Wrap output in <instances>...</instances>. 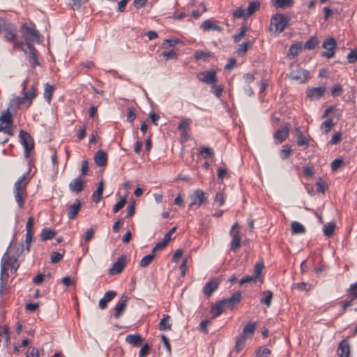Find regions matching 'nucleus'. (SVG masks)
Listing matches in <instances>:
<instances>
[{"instance_id":"1","label":"nucleus","mask_w":357,"mask_h":357,"mask_svg":"<svg viewBox=\"0 0 357 357\" xmlns=\"http://www.w3.org/2000/svg\"><path fill=\"white\" fill-rule=\"evenodd\" d=\"M20 256V248L16 245H10L3 254L1 260V267L7 271L10 268L12 273H15L20 265L18 258Z\"/></svg>"},{"instance_id":"2","label":"nucleus","mask_w":357,"mask_h":357,"mask_svg":"<svg viewBox=\"0 0 357 357\" xmlns=\"http://www.w3.org/2000/svg\"><path fill=\"white\" fill-rule=\"evenodd\" d=\"M29 82L28 78H26L22 82V97H16L13 98L10 102V106H15L18 107H26L28 108L32 104L33 100L36 97V88L32 85L29 91H26V84Z\"/></svg>"},{"instance_id":"3","label":"nucleus","mask_w":357,"mask_h":357,"mask_svg":"<svg viewBox=\"0 0 357 357\" xmlns=\"http://www.w3.org/2000/svg\"><path fill=\"white\" fill-rule=\"evenodd\" d=\"M29 173L23 174L14 185L13 194L15 202L20 208H24L25 199L26 197V185L28 182L26 176Z\"/></svg>"},{"instance_id":"4","label":"nucleus","mask_w":357,"mask_h":357,"mask_svg":"<svg viewBox=\"0 0 357 357\" xmlns=\"http://www.w3.org/2000/svg\"><path fill=\"white\" fill-rule=\"evenodd\" d=\"M5 38L8 42L13 43L14 47L20 48L23 46L24 42L17 39V30L15 26L10 23L6 19L4 20V25L2 26Z\"/></svg>"},{"instance_id":"5","label":"nucleus","mask_w":357,"mask_h":357,"mask_svg":"<svg viewBox=\"0 0 357 357\" xmlns=\"http://www.w3.org/2000/svg\"><path fill=\"white\" fill-rule=\"evenodd\" d=\"M289 20V17L277 13L273 15L271 19L269 30L273 31L275 35H278L284 30Z\"/></svg>"},{"instance_id":"6","label":"nucleus","mask_w":357,"mask_h":357,"mask_svg":"<svg viewBox=\"0 0 357 357\" xmlns=\"http://www.w3.org/2000/svg\"><path fill=\"white\" fill-rule=\"evenodd\" d=\"M12 114L9 112V109H8L7 111L2 114V115L0 117V132H3L4 133L10 136H12Z\"/></svg>"},{"instance_id":"7","label":"nucleus","mask_w":357,"mask_h":357,"mask_svg":"<svg viewBox=\"0 0 357 357\" xmlns=\"http://www.w3.org/2000/svg\"><path fill=\"white\" fill-rule=\"evenodd\" d=\"M20 138L22 144L24 148V155L26 158H28L29 157L30 151L33 149V139L27 132L23 130L20 132Z\"/></svg>"},{"instance_id":"8","label":"nucleus","mask_w":357,"mask_h":357,"mask_svg":"<svg viewBox=\"0 0 357 357\" xmlns=\"http://www.w3.org/2000/svg\"><path fill=\"white\" fill-rule=\"evenodd\" d=\"M189 198L191 201L189 207L191 208L194 206H196V208H199L207 199L205 192L202 190H195Z\"/></svg>"},{"instance_id":"9","label":"nucleus","mask_w":357,"mask_h":357,"mask_svg":"<svg viewBox=\"0 0 357 357\" xmlns=\"http://www.w3.org/2000/svg\"><path fill=\"white\" fill-rule=\"evenodd\" d=\"M20 31L23 34L24 40H26V38H29L30 43L33 40H40L39 33L33 26H29L26 24H23L20 27Z\"/></svg>"},{"instance_id":"10","label":"nucleus","mask_w":357,"mask_h":357,"mask_svg":"<svg viewBox=\"0 0 357 357\" xmlns=\"http://www.w3.org/2000/svg\"><path fill=\"white\" fill-rule=\"evenodd\" d=\"M288 77L291 80H294L301 84L306 82L310 77L309 72L307 70L303 68H297L292 70L288 75Z\"/></svg>"},{"instance_id":"11","label":"nucleus","mask_w":357,"mask_h":357,"mask_svg":"<svg viewBox=\"0 0 357 357\" xmlns=\"http://www.w3.org/2000/svg\"><path fill=\"white\" fill-rule=\"evenodd\" d=\"M336 45L337 43L335 38H328L326 39L322 44V47L326 49V51H324L321 53V56L326 57L328 59L332 58L334 56V51Z\"/></svg>"},{"instance_id":"12","label":"nucleus","mask_w":357,"mask_h":357,"mask_svg":"<svg viewBox=\"0 0 357 357\" xmlns=\"http://www.w3.org/2000/svg\"><path fill=\"white\" fill-rule=\"evenodd\" d=\"M26 44L27 45V48H28V51L26 52V54H27L28 61L30 63V66L32 68H34L36 66H39L40 63L38 61V56H37V51L33 47V46L31 45V43H29V38H26Z\"/></svg>"},{"instance_id":"13","label":"nucleus","mask_w":357,"mask_h":357,"mask_svg":"<svg viewBox=\"0 0 357 357\" xmlns=\"http://www.w3.org/2000/svg\"><path fill=\"white\" fill-rule=\"evenodd\" d=\"M290 125L285 123L280 129L277 130L273 135L275 144H280L282 143L289 136Z\"/></svg>"},{"instance_id":"14","label":"nucleus","mask_w":357,"mask_h":357,"mask_svg":"<svg viewBox=\"0 0 357 357\" xmlns=\"http://www.w3.org/2000/svg\"><path fill=\"white\" fill-rule=\"evenodd\" d=\"M222 301L224 303L225 307L232 310L241 302V294L239 291H236L234 293L230 298L222 299Z\"/></svg>"},{"instance_id":"15","label":"nucleus","mask_w":357,"mask_h":357,"mask_svg":"<svg viewBox=\"0 0 357 357\" xmlns=\"http://www.w3.org/2000/svg\"><path fill=\"white\" fill-rule=\"evenodd\" d=\"M126 256L121 255L118 258L117 261L114 263L113 266L109 271V273L110 275H116L121 273L126 266Z\"/></svg>"},{"instance_id":"16","label":"nucleus","mask_w":357,"mask_h":357,"mask_svg":"<svg viewBox=\"0 0 357 357\" xmlns=\"http://www.w3.org/2000/svg\"><path fill=\"white\" fill-rule=\"evenodd\" d=\"M128 296L122 295L114 307V316L116 319L119 318L124 312L128 302Z\"/></svg>"},{"instance_id":"17","label":"nucleus","mask_w":357,"mask_h":357,"mask_svg":"<svg viewBox=\"0 0 357 357\" xmlns=\"http://www.w3.org/2000/svg\"><path fill=\"white\" fill-rule=\"evenodd\" d=\"M197 77L201 82L206 84H214L217 81L216 73L214 70L202 72Z\"/></svg>"},{"instance_id":"18","label":"nucleus","mask_w":357,"mask_h":357,"mask_svg":"<svg viewBox=\"0 0 357 357\" xmlns=\"http://www.w3.org/2000/svg\"><path fill=\"white\" fill-rule=\"evenodd\" d=\"M326 88L324 86L314 87L307 89L306 95L311 100H318L324 94Z\"/></svg>"},{"instance_id":"19","label":"nucleus","mask_w":357,"mask_h":357,"mask_svg":"<svg viewBox=\"0 0 357 357\" xmlns=\"http://www.w3.org/2000/svg\"><path fill=\"white\" fill-rule=\"evenodd\" d=\"M200 28L204 31H215L218 32H222V28L212 20H206L204 21L202 23Z\"/></svg>"},{"instance_id":"20","label":"nucleus","mask_w":357,"mask_h":357,"mask_svg":"<svg viewBox=\"0 0 357 357\" xmlns=\"http://www.w3.org/2000/svg\"><path fill=\"white\" fill-rule=\"evenodd\" d=\"M339 357H349L350 354V346L347 340H343L338 346L337 350Z\"/></svg>"},{"instance_id":"21","label":"nucleus","mask_w":357,"mask_h":357,"mask_svg":"<svg viewBox=\"0 0 357 357\" xmlns=\"http://www.w3.org/2000/svg\"><path fill=\"white\" fill-rule=\"evenodd\" d=\"M84 186V183L81 177H77L73 179L69 183V188L72 192L79 193L82 191Z\"/></svg>"},{"instance_id":"22","label":"nucleus","mask_w":357,"mask_h":357,"mask_svg":"<svg viewBox=\"0 0 357 357\" xmlns=\"http://www.w3.org/2000/svg\"><path fill=\"white\" fill-rule=\"evenodd\" d=\"M116 295L114 291H107L103 297L99 301L98 306L101 310L106 308L107 303L111 301Z\"/></svg>"},{"instance_id":"23","label":"nucleus","mask_w":357,"mask_h":357,"mask_svg":"<svg viewBox=\"0 0 357 357\" xmlns=\"http://www.w3.org/2000/svg\"><path fill=\"white\" fill-rule=\"evenodd\" d=\"M219 282L214 279L206 283L203 291L206 296H210L218 287Z\"/></svg>"},{"instance_id":"24","label":"nucleus","mask_w":357,"mask_h":357,"mask_svg":"<svg viewBox=\"0 0 357 357\" xmlns=\"http://www.w3.org/2000/svg\"><path fill=\"white\" fill-rule=\"evenodd\" d=\"M107 160V154L102 150L98 151L94 155V161L98 167H103Z\"/></svg>"},{"instance_id":"25","label":"nucleus","mask_w":357,"mask_h":357,"mask_svg":"<svg viewBox=\"0 0 357 357\" xmlns=\"http://www.w3.org/2000/svg\"><path fill=\"white\" fill-rule=\"evenodd\" d=\"M225 307V306L222 300L214 304H212L211 307V314H212L213 317L215 318L220 316L223 312Z\"/></svg>"},{"instance_id":"26","label":"nucleus","mask_w":357,"mask_h":357,"mask_svg":"<svg viewBox=\"0 0 357 357\" xmlns=\"http://www.w3.org/2000/svg\"><path fill=\"white\" fill-rule=\"evenodd\" d=\"M8 271L3 267H1V273H0V295H2L4 292V290L7 286V282L8 280Z\"/></svg>"},{"instance_id":"27","label":"nucleus","mask_w":357,"mask_h":357,"mask_svg":"<svg viewBox=\"0 0 357 357\" xmlns=\"http://www.w3.org/2000/svg\"><path fill=\"white\" fill-rule=\"evenodd\" d=\"M80 208H81V202L79 201V199H77L75 200V203L73 204V205L70 206L68 209L67 214H68V218L74 219L77 216L79 211L80 210Z\"/></svg>"},{"instance_id":"28","label":"nucleus","mask_w":357,"mask_h":357,"mask_svg":"<svg viewBox=\"0 0 357 357\" xmlns=\"http://www.w3.org/2000/svg\"><path fill=\"white\" fill-rule=\"evenodd\" d=\"M126 342L135 347L140 346L142 337L139 334H130L126 337Z\"/></svg>"},{"instance_id":"29","label":"nucleus","mask_w":357,"mask_h":357,"mask_svg":"<svg viewBox=\"0 0 357 357\" xmlns=\"http://www.w3.org/2000/svg\"><path fill=\"white\" fill-rule=\"evenodd\" d=\"M229 235L232 238L231 242V250L235 252L241 246V237L240 233H235Z\"/></svg>"},{"instance_id":"30","label":"nucleus","mask_w":357,"mask_h":357,"mask_svg":"<svg viewBox=\"0 0 357 357\" xmlns=\"http://www.w3.org/2000/svg\"><path fill=\"white\" fill-rule=\"evenodd\" d=\"M104 189L103 181H101L97 187L96 190L93 194V201L95 203H98L102 198V192Z\"/></svg>"},{"instance_id":"31","label":"nucleus","mask_w":357,"mask_h":357,"mask_svg":"<svg viewBox=\"0 0 357 357\" xmlns=\"http://www.w3.org/2000/svg\"><path fill=\"white\" fill-rule=\"evenodd\" d=\"M56 233L54 230L49 228H43L40 234L41 241H45L49 239L53 238L56 236Z\"/></svg>"},{"instance_id":"32","label":"nucleus","mask_w":357,"mask_h":357,"mask_svg":"<svg viewBox=\"0 0 357 357\" xmlns=\"http://www.w3.org/2000/svg\"><path fill=\"white\" fill-rule=\"evenodd\" d=\"M255 323L250 322L244 326L243 333L241 335H244L245 337H247L248 338L251 337L255 333Z\"/></svg>"},{"instance_id":"33","label":"nucleus","mask_w":357,"mask_h":357,"mask_svg":"<svg viewBox=\"0 0 357 357\" xmlns=\"http://www.w3.org/2000/svg\"><path fill=\"white\" fill-rule=\"evenodd\" d=\"M273 298V293L271 291H264L261 294L260 303L270 307Z\"/></svg>"},{"instance_id":"34","label":"nucleus","mask_w":357,"mask_h":357,"mask_svg":"<svg viewBox=\"0 0 357 357\" xmlns=\"http://www.w3.org/2000/svg\"><path fill=\"white\" fill-rule=\"evenodd\" d=\"M291 231L292 234H303L305 232V228L300 222L294 221L291 223Z\"/></svg>"},{"instance_id":"35","label":"nucleus","mask_w":357,"mask_h":357,"mask_svg":"<svg viewBox=\"0 0 357 357\" xmlns=\"http://www.w3.org/2000/svg\"><path fill=\"white\" fill-rule=\"evenodd\" d=\"M170 316L166 314L164 315L163 318L160 320L158 328L160 331L170 330L172 324L169 323Z\"/></svg>"},{"instance_id":"36","label":"nucleus","mask_w":357,"mask_h":357,"mask_svg":"<svg viewBox=\"0 0 357 357\" xmlns=\"http://www.w3.org/2000/svg\"><path fill=\"white\" fill-rule=\"evenodd\" d=\"M247 338L244 335H239L237 337L235 344V350L237 353H239L244 348Z\"/></svg>"},{"instance_id":"37","label":"nucleus","mask_w":357,"mask_h":357,"mask_svg":"<svg viewBox=\"0 0 357 357\" xmlns=\"http://www.w3.org/2000/svg\"><path fill=\"white\" fill-rule=\"evenodd\" d=\"M335 227L336 224L334 222H328L327 225H324L323 228L324 235L328 238L331 237L334 234Z\"/></svg>"},{"instance_id":"38","label":"nucleus","mask_w":357,"mask_h":357,"mask_svg":"<svg viewBox=\"0 0 357 357\" xmlns=\"http://www.w3.org/2000/svg\"><path fill=\"white\" fill-rule=\"evenodd\" d=\"M54 91V88L53 86H52L47 83L45 84V90H44V98L48 102V103H50V102H51Z\"/></svg>"},{"instance_id":"39","label":"nucleus","mask_w":357,"mask_h":357,"mask_svg":"<svg viewBox=\"0 0 357 357\" xmlns=\"http://www.w3.org/2000/svg\"><path fill=\"white\" fill-rule=\"evenodd\" d=\"M213 54L210 52L197 51L195 52L194 58L196 60L206 61L208 58L212 57Z\"/></svg>"},{"instance_id":"40","label":"nucleus","mask_w":357,"mask_h":357,"mask_svg":"<svg viewBox=\"0 0 357 357\" xmlns=\"http://www.w3.org/2000/svg\"><path fill=\"white\" fill-rule=\"evenodd\" d=\"M319 40L316 36L310 37L304 44V49L312 50L318 45Z\"/></svg>"},{"instance_id":"41","label":"nucleus","mask_w":357,"mask_h":357,"mask_svg":"<svg viewBox=\"0 0 357 357\" xmlns=\"http://www.w3.org/2000/svg\"><path fill=\"white\" fill-rule=\"evenodd\" d=\"M302 49V44L301 43H297L295 44H293L290 46L289 51H288V55H291L293 57L297 56L299 53V52Z\"/></svg>"},{"instance_id":"42","label":"nucleus","mask_w":357,"mask_h":357,"mask_svg":"<svg viewBox=\"0 0 357 357\" xmlns=\"http://www.w3.org/2000/svg\"><path fill=\"white\" fill-rule=\"evenodd\" d=\"M260 6L259 1H252L249 3L248 9L246 10V16H251Z\"/></svg>"},{"instance_id":"43","label":"nucleus","mask_w":357,"mask_h":357,"mask_svg":"<svg viewBox=\"0 0 357 357\" xmlns=\"http://www.w3.org/2000/svg\"><path fill=\"white\" fill-rule=\"evenodd\" d=\"M155 255L154 253H153V252L151 254L144 256L140 261V266L146 267L147 266H149L155 258Z\"/></svg>"},{"instance_id":"44","label":"nucleus","mask_w":357,"mask_h":357,"mask_svg":"<svg viewBox=\"0 0 357 357\" xmlns=\"http://www.w3.org/2000/svg\"><path fill=\"white\" fill-rule=\"evenodd\" d=\"M293 4L292 0H274L273 5L275 8H287Z\"/></svg>"},{"instance_id":"45","label":"nucleus","mask_w":357,"mask_h":357,"mask_svg":"<svg viewBox=\"0 0 357 357\" xmlns=\"http://www.w3.org/2000/svg\"><path fill=\"white\" fill-rule=\"evenodd\" d=\"M253 42L248 41L244 42L240 45L239 48L237 50L238 55H243L246 53L248 50L252 47Z\"/></svg>"},{"instance_id":"46","label":"nucleus","mask_w":357,"mask_h":357,"mask_svg":"<svg viewBox=\"0 0 357 357\" xmlns=\"http://www.w3.org/2000/svg\"><path fill=\"white\" fill-rule=\"evenodd\" d=\"M283 147L284 149H281L280 152V158L282 160H287L291 155L292 150L288 144L284 145Z\"/></svg>"},{"instance_id":"47","label":"nucleus","mask_w":357,"mask_h":357,"mask_svg":"<svg viewBox=\"0 0 357 357\" xmlns=\"http://www.w3.org/2000/svg\"><path fill=\"white\" fill-rule=\"evenodd\" d=\"M334 126L332 119H327L321 124V128L326 134L328 133Z\"/></svg>"},{"instance_id":"48","label":"nucleus","mask_w":357,"mask_h":357,"mask_svg":"<svg viewBox=\"0 0 357 357\" xmlns=\"http://www.w3.org/2000/svg\"><path fill=\"white\" fill-rule=\"evenodd\" d=\"M192 123V120L188 118L183 119L178 126L179 130H187L190 128V124Z\"/></svg>"},{"instance_id":"49","label":"nucleus","mask_w":357,"mask_h":357,"mask_svg":"<svg viewBox=\"0 0 357 357\" xmlns=\"http://www.w3.org/2000/svg\"><path fill=\"white\" fill-rule=\"evenodd\" d=\"M180 42L177 39H165L161 45L162 49H167L170 47H174Z\"/></svg>"},{"instance_id":"50","label":"nucleus","mask_w":357,"mask_h":357,"mask_svg":"<svg viewBox=\"0 0 357 357\" xmlns=\"http://www.w3.org/2000/svg\"><path fill=\"white\" fill-rule=\"evenodd\" d=\"M247 26H242L240 29V31L238 32V33L233 36V40L234 43H238L241 40V39L245 36Z\"/></svg>"},{"instance_id":"51","label":"nucleus","mask_w":357,"mask_h":357,"mask_svg":"<svg viewBox=\"0 0 357 357\" xmlns=\"http://www.w3.org/2000/svg\"><path fill=\"white\" fill-rule=\"evenodd\" d=\"M33 238V231H26L25 237L26 250L29 252L31 244Z\"/></svg>"},{"instance_id":"52","label":"nucleus","mask_w":357,"mask_h":357,"mask_svg":"<svg viewBox=\"0 0 357 357\" xmlns=\"http://www.w3.org/2000/svg\"><path fill=\"white\" fill-rule=\"evenodd\" d=\"M160 56H162L165 61L169 59H173L176 57V53L174 50H171L169 52H164L160 54Z\"/></svg>"},{"instance_id":"53","label":"nucleus","mask_w":357,"mask_h":357,"mask_svg":"<svg viewBox=\"0 0 357 357\" xmlns=\"http://www.w3.org/2000/svg\"><path fill=\"white\" fill-rule=\"evenodd\" d=\"M200 154L204 158H206L208 157L213 156L214 155V151L211 148L204 147L201 149Z\"/></svg>"},{"instance_id":"54","label":"nucleus","mask_w":357,"mask_h":357,"mask_svg":"<svg viewBox=\"0 0 357 357\" xmlns=\"http://www.w3.org/2000/svg\"><path fill=\"white\" fill-rule=\"evenodd\" d=\"M233 17L234 18H241V17H247L246 16V10L244 9L243 7L238 8L235 11H234Z\"/></svg>"},{"instance_id":"55","label":"nucleus","mask_w":357,"mask_h":357,"mask_svg":"<svg viewBox=\"0 0 357 357\" xmlns=\"http://www.w3.org/2000/svg\"><path fill=\"white\" fill-rule=\"evenodd\" d=\"M224 87L222 85H213L212 93L218 98L221 97Z\"/></svg>"},{"instance_id":"56","label":"nucleus","mask_w":357,"mask_h":357,"mask_svg":"<svg viewBox=\"0 0 357 357\" xmlns=\"http://www.w3.org/2000/svg\"><path fill=\"white\" fill-rule=\"evenodd\" d=\"M224 194L221 192H218L214 199V204H216L218 206H220L224 204Z\"/></svg>"},{"instance_id":"57","label":"nucleus","mask_w":357,"mask_h":357,"mask_svg":"<svg viewBox=\"0 0 357 357\" xmlns=\"http://www.w3.org/2000/svg\"><path fill=\"white\" fill-rule=\"evenodd\" d=\"M264 268V264L261 262H259L255 264L253 275L256 276L257 279L259 278Z\"/></svg>"},{"instance_id":"58","label":"nucleus","mask_w":357,"mask_h":357,"mask_svg":"<svg viewBox=\"0 0 357 357\" xmlns=\"http://www.w3.org/2000/svg\"><path fill=\"white\" fill-rule=\"evenodd\" d=\"M126 203V198L122 197L114 206L113 212L117 213L119 210H121Z\"/></svg>"},{"instance_id":"59","label":"nucleus","mask_w":357,"mask_h":357,"mask_svg":"<svg viewBox=\"0 0 357 357\" xmlns=\"http://www.w3.org/2000/svg\"><path fill=\"white\" fill-rule=\"evenodd\" d=\"M209 323H210V321L208 319H205V320H203L202 321H201V323L199 324V326L198 327L199 331L205 334H207L208 333L207 325Z\"/></svg>"},{"instance_id":"60","label":"nucleus","mask_w":357,"mask_h":357,"mask_svg":"<svg viewBox=\"0 0 357 357\" xmlns=\"http://www.w3.org/2000/svg\"><path fill=\"white\" fill-rule=\"evenodd\" d=\"M308 142H309L308 139L306 137H305L304 135L303 136H300L296 139L297 145L299 146H305L306 147H307L308 146Z\"/></svg>"},{"instance_id":"61","label":"nucleus","mask_w":357,"mask_h":357,"mask_svg":"<svg viewBox=\"0 0 357 357\" xmlns=\"http://www.w3.org/2000/svg\"><path fill=\"white\" fill-rule=\"evenodd\" d=\"M0 336L2 337L6 343H8L10 341V334H9V330L7 326H4L2 329V331L0 333Z\"/></svg>"},{"instance_id":"62","label":"nucleus","mask_w":357,"mask_h":357,"mask_svg":"<svg viewBox=\"0 0 357 357\" xmlns=\"http://www.w3.org/2000/svg\"><path fill=\"white\" fill-rule=\"evenodd\" d=\"M342 92H343L342 87L340 84H337L336 85H335L333 87L332 91H331L332 95L333 96H340V94H342Z\"/></svg>"},{"instance_id":"63","label":"nucleus","mask_w":357,"mask_h":357,"mask_svg":"<svg viewBox=\"0 0 357 357\" xmlns=\"http://www.w3.org/2000/svg\"><path fill=\"white\" fill-rule=\"evenodd\" d=\"M347 60L349 63H354L357 60V51L356 50H352L348 55H347Z\"/></svg>"},{"instance_id":"64","label":"nucleus","mask_w":357,"mask_h":357,"mask_svg":"<svg viewBox=\"0 0 357 357\" xmlns=\"http://www.w3.org/2000/svg\"><path fill=\"white\" fill-rule=\"evenodd\" d=\"M26 357H38V350L35 347L29 348Z\"/></svg>"}]
</instances>
